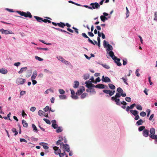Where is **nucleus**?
Masks as SVG:
<instances>
[{"label":"nucleus","instance_id":"8fccbe9b","mask_svg":"<svg viewBox=\"0 0 157 157\" xmlns=\"http://www.w3.org/2000/svg\"><path fill=\"white\" fill-rule=\"evenodd\" d=\"M44 72L46 73H49L51 74H52V73L51 71H50L49 70L46 69H44Z\"/></svg>","mask_w":157,"mask_h":157},{"label":"nucleus","instance_id":"13d9d810","mask_svg":"<svg viewBox=\"0 0 157 157\" xmlns=\"http://www.w3.org/2000/svg\"><path fill=\"white\" fill-rule=\"evenodd\" d=\"M108 44L107 41H106L105 40H104L103 41V45L104 47H105L107 46V44Z\"/></svg>","mask_w":157,"mask_h":157},{"label":"nucleus","instance_id":"bb28decb","mask_svg":"<svg viewBox=\"0 0 157 157\" xmlns=\"http://www.w3.org/2000/svg\"><path fill=\"white\" fill-rule=\"evenodd\" d=\"M22 123L23 125V126L25 128H27L28 127V123L26 122L24 120H23L22 121Z\"/></svg>","mask_w":157,"mask_h":157},{"label":"nucleus","instance_id":"c03bdc74","mask_svg":"<svg viewBox=\"0 0 157 157\" xmlns=\"http://www.w3.org/2000/svg\"><path fill=\"white\" fill-rule=\"evenodd\" d=\"M43 120L46 123L48 124H51V122H50V121L48 120V119H46V118H44L43 119Z\"/></svg>","mask_w":157,"mask_h":157},{"label":"nucleus","instance_id":"20e7f679","mask_svg":"<svg viewBox=\"0 0 157 157\" xmlns=\"http://www.w3.org/2000/svg\"><path fill=\"white\" fill-rule=\"evenodd\" d=\"M90 5L92 6V9H95L99 8L100 5L97 2L95 3H92L90 4Z\"/></svg>","mask_w":157,"mask_h":157},{"label":"nucleus","instance_id":"79ce46f5","mask_svg":"<svg viewBox=\"0 0 157 157\" xmlns=\"http://www.w3.org/2000/svg\"><path fill=\"white\" fill-rule=\"evenodd\" d=\"M59 97L60 99H66V95H61L59 96Z\"/></svg>","mask_w":157,"mask_h":157},{"label":"nucleus","instance_id":"4be33fe9","mask_svg":"<svg viewBox=\"0 0 157 157\" xmlns=\"http://www.w3.org/2000/svg\"><path fill=\"white\" fill-rule=\"evenodd\" d=\"M74 84L73 86V88H76L78 87L79 86V82L77 81H75L74 82Z\"/></svg>","mask_w":157,"mask_h":157},{"label":"nucleus","instance_id":"bf43d9fd","mask_svg":"<svg viewBox=\"0 0 157 157\" xmlns=\"http://www.w3.org/2000/svg\"><path fill=\"white\" fill-rule=\"evenodd\" d=\"M71 97L74 99H77L78 98V97L77 95H71Z\"/></svg>","mask_w":157,"mask_h":157},{"label":"nucleus","instance_id":"4468645a","mask_svg":"<svg viewBox=\"0 0 157 157\" xmlns=\"http://www.w3.org/2000/svg\"><path fill=\"white\" fill-rule=\"evenodd\" d=\"M52 127L54 129L57 128L58 127V125L56 124V122L55 120H53L52 121Z\"/></svg>","mask_w":157,"mask_h":157},{"label":"nucleus","instance_id":"a878e982","mask_svg":"<svg viewBox=\"0 0 157 157\" xmlns=\"http://www.w3.org/2000/svg\"><path fill=\"white\" fill-rule=\"evenodd\" d=\"M38 114L40 116H43L44 115L45 113L42 110H40L38 112Z\"/></svg>","mask_w":157,"mask_h":157},{"label":"nucleus","instance_id":"e433bc0d","mask_svg":"<svg viewBox=\"0 0 157 157\" xmlns=\"http://www.w3.org/2000/svg\"><path fill=\"white\" fill-rule=\"evenodd\" d=\"M89 75L88 74H85L83 76V78L85 80L89 78Z\"/></svg>","mask_w":157,"mask_h":157},{"label":"nucleus","instance_id":"cd10ccee","mask_svg":"<svg viewBox=\"0 0 157 157\" xmlns=\"http://www.w3.org/2000/svg\"><path fill=\"white\" fill-rule=\"evenodd\" d=\"M100 18L101 21L103 22H105L106 20H107L108 19L107 17L104 16H103V15H102L100 17Z\"/></svg>","mask_w":157,"mask_h":157},{"label":"nucleus","instance_id":"423d86ee","mask_svg":"<svg viewBox=\"0 0 157 157\" xmlns=\"http://www.w3.org/2000/svg\"><path fill=\"white\" fill-rule=\"evenodd\" d=\"M53 149L55 150V153L56 155H59L61 152V150L58 147L55 146L53 147Z\"/></svg>","mask_w":157,"mask_h":157},{"label":"nucleus","instance_id":"a18cd8bd","mask_svg":"<svg viewBox=\"0 0 157 157\" xmlns=\"http://www.w3.org/2000/svg\"><path fill=\"white\" fill-rule=\"evenodd\" d=\"M145 128V126H140L138 128V130L140 131H143L144 129Z\"/></svg>","mask_w":157,"mask_h":157},{"label":"nucleus","instance_id":"f8f14e48","mask_svg":"<svg viewBox=\"0 0 157 157\" xmlns=\"http://www.w3.org/2000/svg\"><path fill=\"white\" fill-rule=\"evenodd\" d=\"M109 54L113 60L117 59V57L114 56V53L113 51H110L109 52Z\"/></svg>","mask_w":157,"mask_h":157},{"label":"nucleus","instance_id":"680f3d73","mask_svg":"<svg viewBox=\"0 0 157 157\" xmlns=\"http://www.w3.org/2000/svg\"><path fill=\"white\" fill-rule=\"evenodd\" d=\"M20 142H25V143L27 142V141L25 139H24L21 138L20 139Z\"/></svg>","mask_w":157,"mask_h":157},{"label":"nucleus","instance_id":"3c124183","mask_svg":"<svg viewBox=\"0 0 157 157\" xmlns=\"http://www.w3.org/2000/svg\"><path fill=\"white\" fill-rule=\"evenodd\" d=\"M140 115L142 117H144L146 115V113L144 112L143 111L140 113Z\"/></svg>","mask_w":157,"mask_h":157},{"label":"nucleus","instance_id":"052dcab7","mask_svg":"<svg viewBox=\"0 0 157 157\" xmlns=\"http://www.w3.org/2000/svg\"><path fill=\"white\" fill-rule=\"evenodd\" d=\"M88 34L89 35V36H90L91 37H93L94 36V34L91 32H88Z\"/></svg>","mask_w":157,"mask_h":157},{"label":"nucleus","instance_id":"f257e3e1","mask_svg":"<svg viewBox=\"0 0 157 157\" xmlns=\"http://www.w3.org/2000/svg\"><path fill=\"white\" fill-rule=\"evenodd\" d=\"M17 12L21 16H24L25 17H29L31 18L32 17V15L29 12H27L26 13L23 11H17Z\"/></svg>","mask_w":157,"mask_h":157},{"label":"nucleus","instance_id":"473e14b6","mask_svg":"<svg viewBox=\"0 0 157 157\" xmlns=\"http://www.w3.org/2000/svg\"><path fill=\"white\" fill-rule=\"evenodd\" d=\"M57 128L56 130V132L57 133L61 132L63 131L62 128L61 127H57Z\"/></svg>","mask_w":157,"mask_h":157},{"label":"nucleus","instance_id":"5701e85b","mask_svg":"<svg viewBox=\"0 0 157 157\" xmlns=\"http://www.w3.org/2000/svg\"><path fill=\"white\" fill-rule=\"evenodd\" d=\"M52 28L58 31H60L62 32H64V33H66L68 34H70V33H69V32H67L66 31L64 30L61 29H60L57 28H55L54 27H53Z\"/></svg>","mask_w":157,"mask_h":157},{"label":"nucleus","instance_id":"69168bd1","mask_svg":"<svg viewBox=\"0 0 157 157\" xmlns=\"http://www.w3.org/2000/svg\"><path fill=\"white\" fill-rule=\"evenodd\" d=\"M135 116V117L134 118L135 120H138L139 119L140 117L139 116L138 114L136 115Z\"/></svg>","mask_w":157,"mask_h":157},{"label":"nucleus","instance_id":"4c0bfd02","mask_svg":"<svg viewBox=\"0 0 157 157\" xmlns=\"http://www.w3.org/2000/svg\"><path fill=\"white\" fill-rule=\"evenodd\" d=\"M58 59L60 61L62 62H65L66 60L64 59L63 57H61V56H59L57 57Z\"/></svg>","mask_w":157,"mask_h":157},{"label":"nucleus","instance_id":"9b49d317","mask_svg":"<svg viewBox=\"0 0 157 157\" xmlns=\"http://www.w3.org/2000/svg\"><path fill=\"white\" fill-rule=\"evenodd\" d=\"M101 80L106 82H111V80L109 77H105L104 75L102 77Z\"/></svg>","mask_w":157,"mask_h":157},{"label":"nucleus","instance_id":"7c9ffc66","mask_svg":"<svg viewBox=\"0 0 157 157\" xmlns=\"http://www.w3.org/2000/svg\"><path fill=\"white\" fill-rule=\"evenodd\" d=\"M144 122L142 119H140L136 122V124L137 125H142Z\"/></svg>","mask_w":157,"mask_h":157},{"label":"nucleus","instance_id":"412c9836","mask_svg":"<svg viewBox=\"0 0 157 157\" xmlns=\"http://www.w3.org/2000/svg\"><path fill=\"white\" fill-rule=\"evenodd\" d=\"M117 59L114 60L115 62L117 63V65L118 66H121V64L120 62V59L119 58Z\"/></svg>","mask_w":157,"mask_h":157},{"label":"nucleus","instance_id":"a19ab883","mask_svg":"<svg viewBox=\"0 0 157 157\" xmlns=\"http://www.w3.org/2000/svg\"><path fill=\"white\" fill-rule=\"evenodd\" d=\"M101 65L104 68H105L106 69H109L110 68L109 66L107 64H102Z\"/></svg>","mask_w":157,"mask_h":157},{"label":"nucleus","instance_id":"7ed1b4c3","mask_svg":"<svg viewBox=\"0 0 157 157\" xmlns=\"http://www.w3.org/2000/svg\"><path fill=\"white\" fill-rule=\"evenodd\" d=\"M52 24L55 26L58 25L59 27L62 28H63L64 27L66 26L65 24L62 22H60V23L52 22Z\"/></svg>","mask_w":157,"mask_h":157},{"label":"nucleus","instance_id":"393cba45","mask_svg":"<svg viewBox=\"0 0 157 157\" xmlns=\"http://www.w3.org/2000/svg\"><path fill=\"white\" fill-rule=\"evenodd\" d=\"M28 68L27 67H22L21 68L19 71H18V73L20 74L22 73L23 71H25L27 70Z\"/></svg>","mask_w":157,"mask_h":157},{"label":"nucleus","instance_id":"72a5a7b5","mask_svg":"<svg viewBox=\"0 0 157 157\" xmlns=\"http://www.w3.org/2000/svg\"><path fill=\"white\" fill-rule=\"evenodd\" d=\"M91 90H93L94 91V93L95 94L96 92L92 88H89V89H86V91L87 92H91Z\"/></svg>","mask_w":157,"mask_h":157},{"label":"nucleus","instance_id":"9d476101","mask_svg":"<svg viewBox=\"0 0 157 157\" xmlns=\"http://www.w3.org/2000/svg\"><path fill=\"white\" fill-rule=\"evenodd\" d=\"M85 90V88L83 86H82L81 89L77 90L76 93V94L78 95H80L82 94L83 92Z\"/></svg>","mask_w":157,"mask_h":157},{"label":"nucleus","instance_id":"58836bf2","mask_svg":"<svg viewBox=\"0 0 157 157\" xmlns=\"http://www.w3.org/2000/svg\"><path fill=\"white\" fill-rule=\"evenodd\" d=\"M150 137L153 139H155L157 141V135H151Z\"/></svg>","mask_w":157,"mask_h":157},{"label":"nucleus","instance_id":"ddd939ff","mask_svg":"<svg viewBox=\"0 0 157 157\" xmlns=\"http://www.w3.org/2000/svg\"><path fill=\"white\" fill-rule=\"evenodd\" d=\"M149 131L147 129H144L143 131V135L145 137H147L149 135Z\"/></svg>","mask_w":157,"mask_h":157},{"label":"nucleus","instance_id":"774afa93","mask_svg":"<svg viewBox=\"0 0 157 157\" xmlns=\"http://www.w3.org/2000/svg\"><path fill=\"white\" fill-rule=\"evenodd\" d=\"M21 64V63L20 62H17L15 63H14V66H18L20 64Z\"/></svg>","mask_w":157,"mask_h":157},{"label":"nucleus","instance_id":"2f4dec72","mask_svg":"<svg viewBox=\"0 0 157 157\" xmlns=\"http://www.w3.org/2000/svg\"><path fill=\"white\" fill-rule=\"evenodd\" d=\"M108 85L109 87L111 89L114 90L116 88L115 86L112 84L109 83V84Z\"/></svg>","mask_w":157,"mask_h":157},{"label":"nucleus","instance_id":"aec40b11","mask_svg":"<svg viewBox=\"0 0 157 157\" xmlns=\"http://www.w3.org/2000/svg\"><path fill=\"white\" fill-rule=\"evenodd\" d=\"M34 17L36 20L37 21L40 22H41L43 21V18L39 17L34 16Z\"/></svg>","mask_w":157,"mask_h":157},{"label":"nucleus","instance_id":"ea45409f","mask_svg":"<svg viewBox=\"0 0 157 157\" xmlns=\"http://www.w3.org/2000/svg\"><path fill=\"white\" fill-rule=\"evenodd\" d=\"M88 94L87 93H83L81 95V98L82 99H83L85 98L87 95Z\"/></svg>","mask_w":157,"mask_h":157},{"label":"nucleus","instance_id":"6ab92c4d","mask_svg":"<svg viewBox=\"0 0 157 157\" xmlns=\"http://www.w3.org/2000/svg\"><path fill=\"white\" fill-rule=\"evenodd\" d=\"M95 88L104 89L105 88V85L102 84H98L95 86Z\"/></svg>","mask_w":157,"mask_h":157},{"label":"nucleus","instance_id":"6e6d98bb","mask_svg":"<svg viewBox=\"0 0 157 157\" xmlns=\"http://www.w3.org/2000/svg\"><path fill=\"white\" fill-rule=\"evenodd\" d=\"M49 107L48 106H47L43 110L45 112H47L48 110H49Z\"/></svg>","mask_w":157,"mask_h":157},{"label":"nucleus","instance_id":"338daca9","mask_svg":"<svg viewBox=\"0 0 157 157\" xmlns=\"http://www.w3.org/2000/svg\"><path fill=\"white\" fill-rule=\"evenodd\" d=\"M36 109V108L34 107H32L31 108L30 110L31 111L34 112Z\"/></svg>","mask_w":157,"mask_h":157},{"label":"nucleus","instance_id":"1a4fd4ad","mask_svg":"<svg viewBox=\"0 0 157 157\" xmlns=\"http://www.w3.org/2000/svg\"><path fill=\"white\" fill-rule=\"evenodd\" d=\"M0 32L2 33V34H12L13 33L12 32V31L10 32V31L6 30H4L3 29H2L0 30Z\"/></svg>","mask_w":157,"mask_h":157},{"label":"nucleus","instance_id":"dca6fc26","mask_svg":"<svg viewBox=\"0 0 157 157\" xmlns=\"http://www.w3.org/2000/svg\"><path fill=\"white\" fill-rule=\"evenodd\" d=\"M64 150L66 151L67 152H69L70 151V147L69 145L67 144H64Z\"/></svg>","mask_w":157,"mask_h":157},{"label":"nucleus","instance_id":"de8ad7c7","mask_svg":"<svg viewBox=\"0 0 157 157\" xmlns=\"http://www.w3.org/2000/svg\"><path fill=\"white\" fill-rule=\"evenodd\" d=\"M43 22H44V23H47L48 22V23H51V21L50 20H48L47 19H43Z\"/></svg>","mask_w":157,"mask_h":157},{"label":"nucleus","instance_id":"39448f33","mask_svg":"<svg viewBox=\"0 0 157 157\" xmlns=\"http://www.w3.org/2000/svg\"><path fill=\"white\" fill-rule=\"evenodd\" d=\"M25 81V79H23L20 78H18L16 80L17 83L20 84L21 85L23 84Z\"/></svg>","mask_w":157,"mask_h":157},{"label":"nucleus","instance_id":"4d7b16f0","mask_svg":"<svg viewBox=\"0 0 157 157\" xmlns=\"http://www.w3.org/2000/svg\"><path fill=\"white\" fill-rule=\"evenodd\" d=\"M85 83L86 84V86L88 88H91V83H88L86 82Z\"/></svg>","mask_w":157,"mask_h":157},{"label":"nucleus","instance_id":"5fc2aeb1","mask_svg":"<svg viewBox=\"0 0 157 157\" xmlns=\"http://www.w3.org/2000/svg\"><path fill=\"white\" fill-rule=\"evenodd\" d=\"M59 93L60 94H63L65 93V91L63 89H60L59 90Z\"/></svg>","mask_w":157,"mask_h":157},{"label":"nucleus","instance_id":"0e129e2a","mask_svg":"<svg viewBox=\"0 0 157 157\" xmlns=\"http://www.w3.org/2000/svg\"><path fill=\"white\" fill-rule=\"evenodd\" d=\"M155 18H154V20L155 21L157 20V12H155Z\"/></svg>","mask_w":157,"mask_h":157},{"label":"nucleus","instance_id":"e2e57ef3","mask_svg":"<svg viewBox=\"0 0 157 157\" xmlns=\"http://www.w3.org/2000/svg\"><path fill=\"white\" fill-rule=\"evenodd\" d=\"M136 75L138 77H139L140 76V74L139 73V70L137 69L136 70Z\"/></svg>","mask_w":157,"mask_h":157},{"label":"nucleus","instance_id":"f03ea898","mask_svg":"<svg viewBox=\"0 0 157 157\" xmlns=\"http://www.w3.org/2000/svg\"><path fill=\"white\" fill-rule=\"evenodd\" d=\"M103 92L105 94H109L110 96H111L113 95L115 92V90L112 91L107 90H103Z\"/></svg>","mask_w":157,"mask_h":157},{"label":"nucleus","instance_id":"49530a36","mask_svg":"<svg viewBox=\"0 0 157 157\" xmlns=\"http://www.w3.org/2000/svg\"><path fill=\"white\" fill-rule=\"evenodd\" d=\"M136 109L139 110H142V107L140 105H138L136 106Z\"/></svg>","mask_w":157,"mask_h":157},{"label":"nucleus","instance_id":"864d4df0","mask_svg":"<svg viewBox=\"0 0 157 157\" xmlns=\"http://www.w3.org/2000/svg\"><path fill=\"white\" fill-rule=\"evenodd\" d=\"M35 59H37L39 61H42L43 60V59L40 58V57H39L38 56H35Z\"/></svg>","mask_w":157,"mask_h":157},{"label":"nucleus","instance_id":"f704fd0d","mask_svg":"<svg viewBox=\"0 0 157 157\" xmlns=\"http://www.w3.org/2000/svg\"><path fill=\"white\" fill-rule=\"evenodd\" d=\"M12 131L13 132L15 133L14 135L16 136L18 134V132L16 130V129L15 128H13L12 129Z\"/></svg>","mask_w":157,"mask_h":157},{"label":"nucleus","instance_id":"6e6552de","mask_svg":"<svg viewBox=\"0 0 157 157\" xmlns=\"http://www.w3.org/2000/svg\"><path fill=\"white\" fill-rule=\"evenodd\" d=\"M111 99L113 101H114L117 105H120V103L119 102V101H120L119 99L118 98H114V97H112L111 98Z\"/></svg>","mask_w":157,"mask_h":157},{"label":"nucleus","instance_id":"c756f323","mask_svg":"<svg viewBox=\"0 0 157 157\" xmlns=\"http://www.w3.org/2000/svg\"><path fill=\"white\" fill-rule=\"evenodd\" d=\"M32 127L33 128V131L34 132H38V129L36 126L34 124H32Z\"/></svg>","mask_w":157,"mask_h":157},{"label":"nucleus","instance_id":"603ef678","mask_svg":"<svg viewBox=\"0 0 157 157\" xmlns=\"http://www.w3.org/2000/svg\"><path fill=\"white\" fill-rule=\"evenodd\" d=\"M59 144L60 145V148L61 149H64V144L63 143L61 142Z\"/></svg>","mask_w":157,"mask_h":157},{"label":"nucleus","instance_id":"c9c22d12","mask_svg":"<svg viewBox=\"0 0 157 157\" xmlns=\"http://www.w3.org/2000/svg\"><path fill=\"white\" fill-rule=\"evenodd\" d=\"M117 91L118 92V93L120 94L124 92L123 90L121 87L118 88L117 89Z\"/></svg>","mask_w":157,"mask_h":157},{"label":"nucleus","instance_id":"09e8293b","mask_svg":"<svg viewBox=\"0 0 157 157\" xmlns=\"http://www.w3.org/2000/svg\"><path fill=\"white\" fill-rule=\"evenodd\" d=\"M125 100L128 102H130L131 101V98L129 97H126V98H125Z\"/></svg>","mask_w":157,"mask_h":157},{"label":"nucleus","instance_id":"0eeeda50","mask_svg":"<svg viewBox=\"0 0 157 157\" xmlns=\"http://www.w3.org/2000/svg\"><path fill=\"white\" fill-rule=\"evenodd\" d=\"M82 36L85 38H88V41L91 43V44L95 45V44L94 43V42L90 39L87 36L86 34L85 33H83L82 34Z\"/></svg>","mask_w":157,"mask_h":157},{"label":"nucleus","instance_id":"c85d7f7f","mask_svg":"<svg viewBox=\"0 0 157 157\" xmlns=\"http://www.w3.org/2000/svg\"><path fill=\"white\" fill-rule=\"evenodd\" d=\"M107 50L108 51H112V50L113 49V48L111 45L109 44H107Z\"/></svg>","mask_w":157,"mask_h":157},{"label":"nucleus","instance_id":"f3484780","mask_svg":"<svg viewBox=\"0 0 157 157\" xmlns=\"http://www.w3.org/2000/svg\"><path fill=\"white\" fill-rule=\"evenodd\" d=\"M37 75V72L36 71H33V75L31 77V80L34 79Z\"/></svg>","mask_w":157,"mask_h":157},{"label":"nucleus","instance_id":"2eb2a0df","mask_svg":"<svg viewBox=\"0 0 157 157\" xmlns=\"http://www.w3.org/2000/svg\"><path fill=\"white\" fill-rule=\"evenodd\" d=\"M150 134L149 135V136L150 137V136L151 135H155V129L153 128H150Z\"/></svg>","mask_w":157,"mask_h":157},{"label":"nucleus","instance_id":"37998d69","mask_svg":"<svg viewBox=\"0 0 157 157\" xmlns=\"http://www.w3.org/2000/svg\"><path fill=\"white\" fill-rule=\"evenodd\" d=\"M121 95V94L117 93L116 94L115 96L113 97L114 98H120Z\"/></svg>","mask_w":157,"mask_h":157},{"label":"nucleus","instance_id":"b1692460","mask_svg":"<svg viewBox=\"0 0 157 157\" xmlns=\"http://www.w3.org/2000/svg\"><path fill=\"white\" fill-rule=\"evenodd\" d=\"M8 71L6 69L3 68L0 69V73L2 74H6L7 73Z\"/></svg>","mask_w":157,"mask_h":157},{"label":"nucleus","instance_id":"a211bd4d","mask_svg":"<svg viewBox=\"0 0 157 157\" xmlns=\"http://www.w3.org/2000/svg\"><path fill=\"white\" fill-rule=\"evenodd\" d=\"M130 113L134 116L138 114V112L136 110H131L130 111Z\"/></svg>","mask_w":157,"mask_h":157}]
</instances>
